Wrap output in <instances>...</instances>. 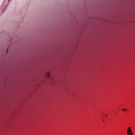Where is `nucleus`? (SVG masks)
<instances>
[{
  "instance_id": "4",
  "label": "nucleus",
  "mask_w": 135,
  "mask_h": 135,
  "mask_svg": "<svg viewBox=\"0 0 135 135\" xmlns=\"http://www.w3.org/2000/svg\"><path fill=\"white\" fill-rule=\"evenodd\" d=\"M10 0H8V1H9Z\"/></svg>"
},
{
  "instance_id": "3",
  "label": "nucleus",
  "mask_w": 135,
  "mask_h": 135,
  "mask_svg": "<svg viewBox=\"0 0 135 135\" xmlns=\"http://www.w3.org/2000/svg\"><path fill=\"white\" fill-rule=\"evenodd\" d=\"M122 110L123 111H126L127 110V109H123Z\"/></svg>"
},
{
  "instance_id": "2",
  "label": "nucleus",
  "mask_w": 135,
  "mask_h": 135,
  "mask_svg": "<svg viewBox=\"0 0 135 135\" xmlns=\"http://www.w3.org/2000/svg\"><path fill=\"white\" fill-rule=\"evenodd\" d=\"M50 74L48 72H47L46 74V76L47 77H49L50 76Z\"/></svg>"
},
{
  "instance_id": "1",
  "label": "nucleus",
  "mask_w": 135,
  "mask_h": 135,
  "mask_svg": "<svg viewBox=\"0 0 135 135\" xmlns=\"http://www.w3.org/2000/svg\"><path fill=\"white\" fill-rule=\"evenodd\" d=\"M127 133L128 135H133V132L131 130V128L130 127H129L127 128Z\"/></svg>"
}]
</instances>
